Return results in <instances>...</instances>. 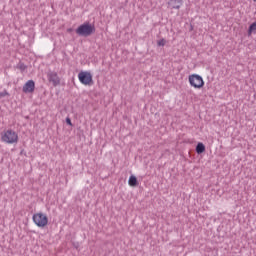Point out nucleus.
Returning <instances> with one entry per match:
<instances>
[{"instance_id": "f257e3e1", "label": "nucleus", "mask_w": 256, "mask_h": 256, "mask_svg": "<svg viewBox=\"0 0 256 256\" xmlns=\"http://www.w3.org/2000/svg\"><path fill=\"white\" fill-rule=\"evenodd\" d=\"M95 33V25L85 22L76 29V34L80 37H89Z\"/></svg>"}, {"instance_id": "ddd939ff", "label": "nucleus", "mask_w": 256, "mask_h": 256, "mask_svg": "<svg viewBox=\"0 0 256 256\" xmlns=\"http://www.w3.org/2000/svg\"><path fill=\"white\" fill-rule=\"evenodd\" d=\"M18 68L20 69V71H25V69H27V65H25L24 63H19Z\"/></svg>"}, {"instance_id": "9d476101", "label": "nucleus", "mask_w": 256, "mask_h": 256, "mask_svg": "<svg viewBox=\"0 0 256 256\" xmlns=\"http://www.w3.org/2000/svg\"><path fill=\"white\" fill-rule=\"evenodd\" d=\"M255 34H256V21L250 24L247 31L248 37H251L252 35H255Z\"/></svg>"}, {"instance_id": "f03ea898", "label": "nucleus", "mask_w": 256, "mask_h": 256, "mask_svg": "<svg viewBox=\"0 0 256 256\" xmlns=\"http://www.w3.org/2000/svg\"><path fill=\"white\" fill-rule=\"evenodd\" d=\"M188 79L191 87H194V89H202L205 86V81H203V77L199 74H192Z\"/></svg>"}, {"instance_id": "1a4fd4ad", "label": "nucleus", "mask_w": 256, "mask_h": 256, "mask_svg": "<svg viewBox=\"0 0 256 256\" xmlns=\"http://www.w3.org/2000/svg\"><path fill=\"white\" fill-rule=\"evenodd\" d=\"M128 184L130 187H137L139 185V180H137V177L135 175H131L128 180Z\"/></svg>"}, {"instance_id": "9b49d317", "label": "nucleus", "mask_w": 256, "mask_h": 256, "mask_svg": "<svg viewBox=\"0 0 256 256\" xmlns=\"http://www.w3.org/2000/svg\"><path fill=\"white\" fill-rule=\"evenodd\" d=\"M196 153L198 155H201V154L205 153V144H203V142H199L196 145Z\"/></svg>"}, {"instance_id": "dca6fc26", "label": "nucleus", "mask_w": 256, "mask_h": 256, "mask_svg": "<svg viewBox=\"0 0 256 256\" xmlns=\"http://www.w3.org/2000/svg\"><path fill=\"white\" fill-rule=\"evenodd\" d=\"M253 1H255V2H256V0H253Z\"/></svg>"}, {"instance_id": "6e6552de", "label": "nucleus", "mask_w": 256, "mask_h": 256, "mask_svg": "<svg viewBox=\"0 0 256 256\" xmlns=\"http://www.w3.org/2000/svg\"><path fill=\"white\" fill-rule=\"evenodd\" d=\"M183 5V0H169L168 7L169 9H181Z\"/></svg>"}, {"instance_id": "423d86ee", "label": "nucleus", "mask_w": 256, "mask_h": 256, "mask_svg": "<svg viewBox=\"0 0 256 256\" xmlns=\"http://www.w3.org/2000/svg\"><path fill=\"white\" fill-rule=\"evenodd\" d=\"M47 78L50 83H52L53 87H57V85H61V78L55 71H49L47 73Z\"/></svg>"}, {"instance_id": "4468645a", "label": "nucleus", "mask_w": 256, "mask_h": 256, "mask_svg": "<svg viewBox=\"0 0 256 256\" xmlns=\"http://www.w3.org/2000/svg\"><path fill=\"white\" fill-rule=\"evenodd\" d=\"M3 97H9V92H7V90H3L2 92H0V98Z\"/></svg>"}, {"instance_id": "39448f33", "label": "nucleus", "mask_w": 256, "mask_h": 256, "mask_svg": "<svg viewBox=\"0 0 256 256\" xmlns=\"http://www.w3.org/2000/svg\"><path fill=\"white\" fill-rule=\"evenodd\" d=\"M78 79L82 85H93V75H91V72H79Z\"/></svg>"}, {"instance_id": "f8f14e48", "label": "nucleus", "mask_w": 256, "mask_h": 256, "mask_svg": "<svg viewBox=\"0 0 256 256\" xmlns=\"http://www.w3.org/2000/svg\"><path fill=\"white\" fill-rule=\"evenodd\" d=\"M165 43H167V41L164 38H162L157 42V45L158 47H165Z\"/></svg>"}, {"instance_id": "20e7f679", "label": "nucleus", "mask_w": 256, "mask_h": 256, "mask_svg": "<svg viewBox=\"0 0 256 256\" xmlns=\"http://www.w3.org/2000/svg\"><path fill=\"white\" fill-rule=\"evenodd\" d=\"M2 141L9 144L17 143V141H19V136L15 131L7 130L4 135H2Z\"/></svg>"}, {"instance_id": "2eb2a0df", "label": "nucleus", "mask_w": 256, "mask_h": 256, "mask_svg": "<svg viewBox=\"0 0 256 256\" xmlns=\"http://www.w3.org/2000/svg\"><path fill=\"white\" fill-rule=\"evenodd\" d=\"M66 123H67L70 127H73V123L71 122V118L67 117V118H66Z\"/></svg>"}, {"instance_id": "0eeeda50", "label": "nucleus", "mask_w": 256, "mask_h": 256, "mask_svg": "<svg viewBox=\"0 0 256 256\" xmlns=\"http://www.w3.org/2000/svg\"><path fill=\"white\" fill-rule=\"evenodd\" d=\"M22 91H23V93H33L35 91V81L28 80L24 84Z\"/></svg>"}, {"instance_id": "7ed1b4c3", "label": "nucleus", "mask_w": 256, "mask_h": 256, "mask_svg": "<svg viewBox=\"0 0 256 256\" xmlns=\"http://www.w3.org/2000/svg\"><path fill=\"white\" fill-rule=\"evenodd\" d=\"M32 219L35 225H37V227H47L49 223V218L47 217V215L41 212L34 214L32 216Z\"/></svg>"}]
</instances>
